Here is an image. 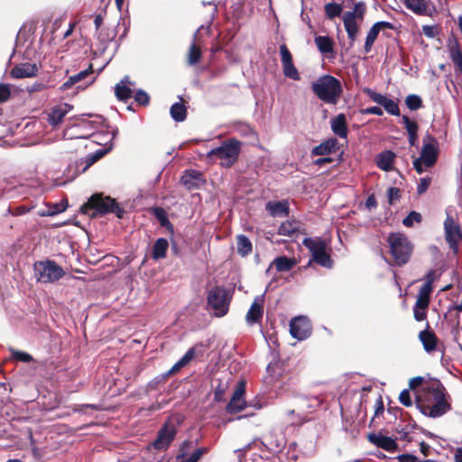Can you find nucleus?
Returning a JSON list of instances; mask_svg holds the SVG:
<instances>
[{"label": "nucleus", "mask_w": 462, "mask_h": 462, "mask_svg": "<svg viewBox=\"0 0 462 462\" xmlns=\"http://www.w3.org/2000/svg\"><path fill=\"white\" fill-rule=\"evenodd\" d=\"M427 404L421 405V411L431 418H438L450 410L446 400L445 388L439 380L430 382L423 387Z\"/></svg>", "instance_id": "1"}, {"label": "nucleus", "mask_w": 462, "mask_h": 462, "mask_svg": "<svg viewBox=\"0 0 462 462\" xmlns=\"http://www.w3.org/2000/svg\"><path fill=\"white\" fill-rule=\"evenodd\" d=\"M311 89L319 99L331 105H336L342 94L340 81L329 75L320 77L313 82Z\"/></svg>", "instance_id": "2"}, {"label": "nucleus", "mask_w": 462, "mask_h": 462, "mask_svg": "<svg viewBox=\"0 0 462 462\" xmlns=\"http://www.w3.org/2000/svg\"><path fill=\"white\" fill-rule=\"evenodd\" d=\"M232 294L223 286H215L208 291V310L217 318L226 316L229 310Z\"/></svg>", "instance_id": "3"}, {"label": "nucleus", "mask_w": 462, "mask_h": 462, "mask_svg": "<svg viewBox=\"0 0 462 462\" xmlns=\"http://www.w3.org/2000/svg\"><path fill=\"white\" fill-rule=\"evenodd\" d=\"M387 242L391 254L397 264L401 266L407 263L413 250V245L408 237L400 232L391 233L388 236Z\"/></svg>", "instance_id": "4"}, {"label": "nucleus", "mask_w": 462, "mask_h": 462, "mask_svg": "<svg viewBox=\"0 0 462 462\" xmlns=\"http://www.w3.org/2000/svg\"><path fill=\"white\" fill-rule=\"evenodd\" d=\"M438 143L434 137L426 135L423 139L420 157L413 161V167L419 174H421L425 168L432 167L438 160Z\"/></svg>", "instance_id": "5"}, {"label": "nucleus", "mask_w": 462, "mask_h": 462, "mask_svg": "<svg viewBox=\"0 0 462 462\" xmlns=\"http://www.w3.org/2000/svg\"><path fill=\"white\" fill-rule=\"evenodd\" d=\"M241 148V143L236 139L224 142L219 147L214 148L208 152V157L214 156L220 159L221 164L230 167L237 159Z\"/></svg>", "instance_id": "6"}, {"label": "nucleus", "mask_w": 462, "mask_h": 462, "mask_svg": "<svg viewBox=\"0 0 462 462\" xmlns=\"http://www.w3.org/2000/svg\"><path fill=\"white\" fill-rule=\"evenodd\" d=\"M34 274L41 282H55L65 274L63 269L54 261L46 260L34 263Z\"/></svg>", "instance_id": "7"}, {"label": "nucleus", "mask_w": 462, "mask_h": 462, "mask_svg": "<svg viewBox=\"0 0 462 462\" xmlns=\"http://www.w3.org/2000/svg\"><path fill=\"white\" fill-rule=\"evenodd\" d=\"M303 245L311 253L312 259L315 263L326 268L332 267L333 262L326 251L327 244L324 240L311 237L305 238Z\"/></svg>", "instance_id": "8"}, {"label": "nucleus", "mask_w": 462, "mask_h": 462, "mask_svg": "<svg viewBox=\"0 0 462 462\" xmlns=\"http://www.w3.org/2000/svg\"><path fill=\"white\" fill-rule=\"evenodd\" d=\"M365 10V4L364 2H358L355 5L352 12H346L343 15L344 27L352 43L356 41L358 32L356 18L363 20Z\"/></svg>", "instance_id": "9"}, {"label": "nucleus", "mask_w": 462, "mask_h": 462, "mask_svg": "<svg viewBox=\"0 0 462 462\" xmlns=\"http://www.w3.org/2000/svg\"><path fill=\"white\" fill-rule=\"evenodd\" d=\"M207 5L209 6V8L211 10L210 21H212L215 14L217 13V5L211 2H208ZM210 23L211 22H209V24L207 26L201 25L193 34V42L189 46V54H188V63L189 65H195L200 60L201 51L199 46V42H200V36L203 32H205L206 33H209Z\"/></svg>", "instance_id": "10"}, {"label": "nucleus", "mask_w": 462, "mask_h": 462, "mask_svg": "<svg viewBox=\"0 0 462 462\" xmlns=\"http://www.w3.org/2000/svg\"><path fill=\"white\" fill-rule=\"evenodd\" d=\"M115 199L109 197L103 198L100 195H93L88 201L81 207V211L84 214L96 217L97 214L104 215L110 212L113 206H115Z\"/></svg>", "instance_id": "11"}, {"label": "nucleus", "mask_w": 462, "mask_h": 462, "mask_svg": "<svg viewBox=\"0 0 462 462\" xmlns=\"http://www.w3.org/2000/svg\"><path fill=\"white\" fill-rule=\"evenodd\" d=\"M177 430L173 423H165L159 430L156 439L152 446L157 450L166 449L176 436Z\"/></svg>", "instance_id": "12"}, {"label": "nucleus", "mask_w": 462, "mask_h": 462, "mask_svg": "<svg viewBox=\"0 0 462 462\" xmlns=\"http://www.w3.org/2000/svg\"><path fill=\"white\" fill-rule=\"evenodd\" d=\"M280 53L284 76L293 80H300V73L293 65L292 56L285 44L280 46Z\"/></svg>", "instance_id": "13"}, {"label": "nucleus", "mask_w": 462, "mask_h": 462, "mask_svg": "<svg viewBox=\"0 0 462 462\" xmlns=\"http://www.w3.org/2000/svg\"><path fill=\"white\" fill-rule=\"evenodd\" d=\"M311 332L310 324L307 318L300 316L290 322V333L292 337L299 340L306 339Z\"/></svg>", "instance_id": "14"}, {"label": "nucleus", "mask_w": 462, "mask_h": 462, "mask_svg": "<svg viewBox=\"0 0 462 462\" xmlns=\"http://www.w3.org/2000/svg\"><path fill=\"white\" fill-rule=\"evenodd\" d=\"M365 92L374 103L382 106L387 113L396 116H400V109L397 102L370 88L365 89Z\"/></svg>", "instance_id": "15"}, {"label": "nucleus", "mask_w": 462, "mask_h": 462, "mask_svg": "<svg viewBox=\"0 0 462 462\" xmlns=\"http://www.w3.org/2000/svg\"><path fill=\"white\" fill-rule=\"evenodd\" d=\"M245 393V384L244 382H239L232 398L226 405V411L234 414L243 411L246 407V402L244 398Z\"/></svg>", "instance_id": "16"}, {"label": "nucleus", "mask_w": 462, "mask_h": 462, "mask_svg": "<svg viewBox=\"0 0 462 462\" xmlns=\"http://www.w3.org/2000/svg\"><path fill=\"white\" fill-rule=\"evenodd\" d=\"M191 446L192 442L189 440H185L181 444L179 454L177 455L178 462H198L201 457L208 451V448H199L188 457V451Z\"/></svg>", "instance_id": "17"}, {"label": "nucleus", "mask_w": 462, "mask_h": 462, "mask_svg": "<svg viewBox=\"0 0 462 462\" xmlns=\"http://www.w3.org/2000/svg\"><path fill=\"white\" fill-rule=\"evenodd\" d=\"M447 218L444 223L446 239L450 246L454 248L459 240H462V231L452 217L447 212Z\"/></svg>", "instance_id": "18"}, {"label": "nucleus", "mask_w": 462, "mask_h": 462, "mask_svg": "<svg viewBox=\"0 0 462 462\" xmlns=\"http://www.w3.org/2000/svg\"><path fill=\"white\" fill-rule=\"evenodd\" d=\"M368 440L378 448L390 452L394 451L398 447L395 439L380 433H370Z\"/></svg>", "instance_id": "19"}, {"label": "nucleus", "mask_w": 462, "mask_h": 462, "mask_svg": "<svg viewBox=\"0 0 462 462\" xmlns=\"http://www.w3.org/2000/svg\"><path fill=\"white\" fill-rule=\"evenodd\" d=\"M263 296H258L254 299L246 314V321L248 324L258 323L261 320L263 313Z\"/></svg>", "instance_id": "20"}, {"label": "nucleus", "mask_w": 462, "mask_h": 462, "mask_svg": "<svg viewBox=\"0 0 462 462\" xmlns=\"http://www.w3.org/2000/svg\"><path fill=\"white\" fill-rule=\"evenodd\" d=\"M132 86H134V83L130 80L128 76H125L115 87L116 97L121 101H126L133 95Z\"/></svg>", "instance_id": "21"}, {"label": "nucleus", "mask_w": 462, "mask_h": 462, "mask_svg": "<svg viewBox=\"0 0 462 462\" xmlns=\"http://www.w3.org/2000/svg\"><path fill=\"white\" fill-rule=\"evenodd\" d=\"M38 68L36 64L22 63L16 65L11 71V75L15 79L31 78L36 75Z\"/></svg>", "instance_id": "22"}, {"label": "nucleus", "mask_w": 462, "mask_h": 462, "mask_svg": "<svg viewBox=\"0 0 462 462\" xmlns=\"http://www.w3.org/2000/svg\"><path fill=\"white\" fill-rule=\"evenodd\" d=\"M395 157L396 155L393 152L389 150L383 151L376 156V165L384 171H390L393 169V164Z\"/></svg>", "instance_id": "23"}, {"label": "nucleus", "mask_w": 462, "mask_h": 462, "mask_svg": "<svg viewBox=\"0 0 462 462\" xmlns=\"http://www.w3.org/2000/svg\"><path fill=\"white\" fill-rule=\"evenodd\" d=\"M201 346H202V345L199 346V347H201ZM198 347H199V346H196L194 347H190L186 352V354L168 372L163 374L164 375H166V378L169 377L170 375L175 374L176 372L180 370L185 365H187L194 358V356L197 355Z\"/></svg>", "instance_id": "24"}, {"label": "nucleus", "mask_w": 462, "mask_h": 462, "mask_svg": "<svg viewBox=\"0 0 462 462\" xmlns=\"http://www.w3.org/2000/svg\"><path fill=\"white\" fill-rule=\"evenodd\" d=\"M272 217H286L289 214V203L286 200L269 201L265 207Z\"/></svg>", "instance_id": "25"}, {"label": "nucleus", "mask_w": 462, "mask_h": 462, "mask_svg": "<svg viewBox=\"0 0 462 462\" xmlns=\"http://www.w3.org/2000/svg\"><path fill=\"white\" fill-rule=\"evenodd\" d=\"M180 181L188 189H192L199 187L203 182L202 174L198 171H187L181 177Z\"/></svg>", "instance_id": "26"}, {"label": "nucleus", "mask_w": 462, "mask_h": 462, "mask_svg": "<svg viewBox=\"0 0 462 462\" xmlns=\"http://www.w3.org/2000/svg\"><path fill=\"white\" fill-rule=\"evenodd\" d=\"M71 106L68 104L60 105L51 110L49 114L48 121L52 126L58 125L63 120L64 116L70 111Z\"/></svg>", "instance_id": "27"}, {"label": "nucleus", "mask_w": 462, "mask_h": 462, "mask_svg": "<svg viewBox=\"0 0 462 462\" xmlns=\"http://www.w3.org/2000/svg\"><path fill=\"white\" fill-rule=\"evenodd\" d=\"M331 129L335 134L340 138H346L347 135V125L344 114H339L331 119Z\"/></svg>", "instance_id": "28"}, {"label": "nucleus", "mask_w": 462, "mask_h": 462, "mask_svg": "<svg viewBox=\"0 0 462 462\" xmlns=\"http://www.w3.org/2000/svg\"><path fill=\"white\" fill-rule=\"evenodd\" d=\"M404 5L413 13L425 15L429 14V1L428 0H403Z\"/></svg>", "instance_id": "29"}, {"label": "nucleus", "mask_w": 462, "mask_h": 462, "mask_svg": "<svg viewBox=\"0 0 462 462\" xmlns=\"http://www.w3.org/2000/svg\"><path fill=\"white\" fill-rule=\"evenodd\" d=\"M93 73V68L92 64L88 66V69L70 76L60 87L61 90H67L70 88L72 86H74L77 83H79L80 81L86 79L90 74Z\"/></svg>", "instance_id": "30"}, {"label": "nucleus", "mask_w": 462, "mask_h": 462, "mask_svg": "<svg viewBox=\"0 0 462 462\" xmlns=\"http://www.w3.org/2000/svg\"><path fill=\"white\" fill-rule=\"evenodd\" d=\"M449 57L452 62L462 72V51L457 40L450 41L448 43Z\"/></svg>", "instance_id": "31"}, {"label": "nucleus", "mask_w": 462, "mask_h": 462, "mask_svg": "<svg viewBox=\"0 0 462 462\" xmlns=\"http://www.w3.org/2000/svg\"><path fill=\"white\" fill-rule=\"evenodd\" d=\"M236 247L239 255L245 257L252 253L253 245L251 241L245 235H238L236 237Z\"/></svg>", "instance_id": "32"}, {"label": "nucleus", "mask_w": 462, "mask_h": 462, "mask_svg": "<svg viewBox=\"0 0 462 462\" xmlns=\"http://www.w3.org/2000/svg\"><path fill=\"white\" fill-rule=\"evenodd\" d=\"M419 337L425 351L431 352L435 349L437 345V337L434 333L423 330L420 333Z\"/></svg>", "instance_id": "33"}, {"label": "nucleus", "mask_w": 462, "mask_h": 462, "mask_svg": "<svg viewBox=\"0 0 462 462\" xmlns=\"http://www.w3.org/2000/svg\"><path fill=\"white\" fill-rule=\"evenodd\" d=\"M315 43L318 48V50L322 54H330L333 53L334 48H333V41L328 36H317L315 37Z\"/></svg>", "instance_id": "34"}, {"label": "nucleus", "mask_w": 462, "mask_h": 462, "mask_svg": "<svg viewBox=\"0 0 462 462\" xmlns=\"http://www.w3.org/2000/svg\"><path fill=\"white\" fill-rule=\"evenodd\" d=\"M295 264L296 261L287 256L276 257L272 263V265L276 268L277 272H288L291 270Z\"/></svg>", "instance_id": "35"}, {"label": "nucleus", "mask_w": 462, "mask_h": 462, "mask_svg": "<svg viewBox=\"0 0 462 462\" xmlns=\"http://www.w3.org/2000/svg\"><path fill=\"white\" fill-rule=\"evenodd\" d=\"M169 247V243L165 238H158L152 247V258L154 260L163 259Z\"/></svg>", "instance_id": "36"}, {"label": "nucleus", "mask_w": 462, "mask_h": 462, "mask_svg": "<svg viewBox=\"0 0 462 462\" xmlns=\"http://www.w3.org/2000/svg\"><path fill=\"white\" fill-rule=\"evenodd\" d=\"M67 204L54 203L51 205H46V207L38 211L40 217L55 216L66 210Z\"/></svg>", "instance_id": "37"}, {"label": "nucleus", "mask_w": 462, "mask_h": 462, "mask_svg": "<svg viewBox=\"0 0 462 462\" xmlns=\"http://www.w3.org/2000/svg\"><path fill=\"white\" fill-rule=\"evenodd\" d=\"M170 113L171 118L176 122H182L187 116L186 106L180 102H176L171 106Z\"/></svg>", "instance_id": "38"}, {"label": "nucleus", "mask_w": 462, "mask_h": 462, "mask_svg": "<svg viewBox=\"0 0 462 462\" xmlns=\"http://www.w3.org/2000/svg\"><path fill=\"white\" fill-rule=\"evenodd\" d=\"M336 144V140L332 139L320 143L319 145L314 147L311 151V154L314 156L329 154L332 151H334Z\"/></svg>", "instance_id": "39"}, {"label": "nucleus", "mask_w": 462, "mask_h": 462, "mask_svg": "<svg viewBox=\"0 0 462 462\" xmlns=\"http://www.w3.org/2000/svg\"><path fill=\"white\" fill-rule=\"evenodd\" d=\"M299 230V225L294 221H287L282 223L278 230V234L291 237Z\"/></svg>", "instance_id": "40"}, {"label": "nucleus", "mask_w": 462, "mask_h": 462, "mask_svg": "<svg viewBox=\"0 0 462 462\" xmlns=\"http://www.w3.org/2000/svg\"><path fill=\"white\" fill-rule=\"evenodd\" d=\"M325 13L328 18L333 19L335 17H337L342 13V6L339 4L337 3H328L326 4L324 6Z\"/></svg>", "instance_id": "41"}, {"label": "nucleus", "mask_w": 462, "mask_h": 462, "mask_svg": "<svg viewBox=\"0 0 462 462\" xmlns=\"http://www.w3.org/2000/svg\"><path fill=\"white\" fill-rule=\"evenodd\" d=\"M405 105L410 110L415 111L422 106V99L418 95L411 94L406 97Z\"/></svg>", "instance_id": "42"}, {"label": "nucleus", "mask_w": 462, "mask_h": 462, "mask_svg": "<svg viewBox=\"0 0 462 462\" xmlns=\"http://www.w3.org/2000/svg\"><path fill=\"white\" fill-rule=\"evenodd\" d=\"M378 34H379V32H378V30L375 29V27L372 26L370 28V30L368 31L366 38H365V51L366 53H368L371 51L372 46H373L374 41L376 40Z\"/></svg>", "instance_id": "43"}, {"label": "nucleus", "mask_w": 462, "mask_h": 462, "mask_svg": "<svg viewBox=\"0 0 462 462\" xmlns=\"http://www.w3.org/2000/svg\"><path fill=\"white\" fill-rule=\"evenodd\" d=\"M10 353H11V356L13 359L16 360V361H20V362H23V363H29L32 360V356L26 353V352H23V351H20V350H16V349H14V348H11L10 349Z\"/></svg>", "instance_id": "44"}, {"label": "nucleus", "mask_w": 462, "mask_h": 462, "mask_svg": "<svg viewBox=\"0 0 462 462\" xmlns=\"http://www.w3.org/2000/svg\"><path fill=\"white\" fill-rule=\"evenodd\" d=\"M422 217L421 215L419 212L411 211L403 220L402 224L403 226L407 227H411L413 226L414 223H420L421 221Z\"/></svg>", "instance_id": "45"}, {"label": "nucleus", "mask_w": 462, "mask_h": 462, "mask_svg": "<svg viewBox=\"0 0 462 462\" xmlns=\"http://www.w3.org/2000/svg\"><path fill=\"white\" fill-rule=\"evenodd\" d=\"M237 132L242 136L249 137L252 140L256 139V133L249 125L242 124L238 125Z\"/></svg>", "instance_id": "46"}, {"label": "nucleus", "mask_w": 462, "mask_h": 462, "mask_svg": "<svg viewBox=\"0 0 462 462\" xmlns=\"http://www.w3.org/2000/svg\"><path fill=\"white\" fill-rule=\"evenodd\" d=\"M402 122L408 134L418 132V125L415 121H411L407 116H402Z\"/></svg>", "instance_id": "47"}, {"label": "nucleus", "mask_w": 462, "mask_h": 462, "mask_svg": "<svg viewBox=\"0 0 462 462\" xmlns=\"http://www.w3.org/2000/svg\"><path fill=\"white\" fill-rule=\"evenodd\" d=\"M165 380H166V375L160 374V375L156 376L155 378H153L151 382H149L147 387L150 391L156 390L159 387V385L165 383Z\"/></svg>", "instance_id": "48"}, {"label": "nucleus", "mask_w": 462, "mask_h": 462, "mask_svg": "<svg viewBox=\"0 0 462 462\" xmlns=\"http://www.w3.org/2000/svg\"><path fill=\"white\" fill-rule=\"evenodd\" d=\"M134 100L138 104L145 106V105H148L150 97H149L148 94L145 91H143L142 89H139L135 93Z\"/></svg>", "instance_id": "49"}, {"label": "nucleus", "mask_w": 462, "mask_h": 462, "mask_svg": "<svg viewBox=\"0 0 462 462\" xmlns=\"http://www.w3.org/2000/svg\"><path fill=\"white\" fill-rule=\"evenodd\" d=\"M430 182V178H420L417 186L418 194H423L429 189Z\"/></svg>", "instance_id": "50"}, {"label": "nucleus", "mask_w": 462, "mask_h": 462, "mask_svg": "<svg viewBox=\"0 0 462 462\" xmlns=\"http://www.w3.org/2000/svg\"><path fill=\"white\" fill-rule=\"evenodd\" d=\"M399 401L402 405L406 407L411 406L412 402L411 400L410 391L408 389H404L401 392L399 395Z\"/></svg>", "instance_id": "51"}, {"label": "nucleus", "mask_w": 462, "mask_h": 462, "mask_svg": "<svg viewBox=\"0 0 462 462\" xmlns=\"http://www.w3.org/2000/svg\"><path fill=\"white\" fill-rule=\"evenodd\" d=\"M388 200L390 204H393L400 199V189L395 187L389 188L387 190Z\"/></svg>", "instance_id": "52"}, {"label": "nucleus", "mask_w": 462, "mask_h": 462, "mask_svg": "<svg viewBox=\"0 0 462 462\" xmlns=\"http://www.w3.org/2000/svg\"><path fill=\"white\" fill-rule=\"evenodd\" d=\"M300 407L301 409H305V408L310 409V408H313L316 405H318L319 401L316 398H312V399L301 398L300 400Z\"/></svg>", "instance_id": "53"}, {"label": "nucleus", "mask_w": 462, "mask_h": 462, "mask_svg": "<svg viewBox=\"0 0 462 462\" xmlns=\"http://www.w3.org/2000/svg\"><path fill=\"white\" fill-rule=\"evenodd\" d=\"M11 95L10 88L7 85L0 84V103L5 102Z\"/></svg>", "instance_id": "54"}, {"label": "nucleus", "mask_w": 462, "mask_h": 462, "mask_svg": "<svg viewBox=\"0 0 462 462\" xmlns=\"http://www.w3.org/2000/svg\"><path fill=\"white\" fill-rule=\"evenodd\" d=\"M155 216L160 221L162 226H166L169 224V220L166 217L165 211L162 208H155Z\"/></svg>", "instance_id": "55"}, {"label": "nucleus", "mask_w": 462, "mask_h": 462, "mask_svg": "<svg viewBox=\"0 0 462 462\" xmlns=\"http://www.w3.org/2000/svg\"><path fill=\"white\" fill-rule=\"evenodd\" d=\"M361 113L363 115H375V116H383V109L379 106H370L366 107L361 110Z\"/></svg>", "instance_id": "56"}, {"label": "nucleus", "mask_w": 462, "mask_h": 462, "mask_svg": "<svg viewBox=\"0 0 462 462\" xmlns=\"http://www.w3.org/2000/svg\"><path fill=\"white\" fill-rule=\"evenodd\" d=\"M429 302H430V298L419 295L414 308L426 310L427 307L429 306Z\"/></svg>", "instance_id": "57"}, {"label": "nucleus", "mask_w": 462, "mask_h": 462, "mask_svg": "<svg viewBox=\"0 0 462 462\" xmlns=\"http://www.w3.org/2000/svg\"><path fill=\"white\" fill-rule=\"evenodd\" d=\"M431 291H432V285H430V282H425L420 289L419 295L430 298V294Z\"/></svg>", "instance_id": "58"}, {"label": "nucleus", "mask_w": 462, "mask_h": 462, "mask_svg": "<svg viewBox=\"0 0 462 462\" xmlns=\"http://www.w3.org/2000/svg\"><path fill=\"white\" fill-rule=\"evenodd\" d=\"M422 32L425 36L429 38H434L436 35V30L434 26L431 25H423Z\"/></svg>", "instance_id": "59"}, {"label": "nucleus", "mask_w": 462, "mask_h": 462, "mask_svg": "<svg viewBox=\"0 0 462 462\" xmlns=\"http://www.w3.org/2000/svg\"><path fill=\"white\" fill-rule=\"evenodd\" d=\"M413 312H414V319L417 321H422L426 319V310L414 308Z\"/></svg>", "instance_id": "60"}, {"label": "nucleus", "mask_w": 462, "mask_h": 462, "mask_svg": "<svg viewBox=\"0 0 462 462\" xmlns=\"http://www.w3.org/2000/svg\"><path fill=\"white\" fill-rule=\"evenodd\" d=\"M399 462H418L417 457L411 454H402L398 456Z\"/></svg>", "instance_id": "61"}, {"label": "nucleus", "mask_w": 462, "mask_h": 462, "mask_svg": "<svg viewBox=\"0 0 462 462\" xmlns=\"http://www.w3.org/2000/svg\"><path fill=\"white\" fill-rule=\"evenodd\" d=\"M373 27H375V29L378 30V32H380V31L383 29H393V25L389 22L381 21V22L375 23L373 25Z\"/></svg>", "instance_id": "62"}, {"label": "nucleus", "mask_w": 462, "mask_h": 462, "mask_svg": "<svg viewBox=\"0 0 462 462\" xmlns=\"http://www.w3.org/2000/svg\"><path fill=\"white\" fill-rule=\"evenodd\" d=\"M423 378L420 376L413 377L410 380L409 386L411 389H415L421 384Z\"/></svg>", "instance_id": "63"}, {"label": "nucleus", "mask_w": 462, "mask_h": 462, "mask_svg": "<svg viewBox=\"0 0 462 462\" xmlns=\"http://www.w3.org/2000/svg\"><path fill=\"white\" fill-rule=\"evenodd\" d=\"M110 212H113L116 215L117 217L119 218H122L124 214H125V211L124 209H122L116 202H115V206H113V208H111Z\"/></svg>", "instance_id": "64"}]
</instances>
